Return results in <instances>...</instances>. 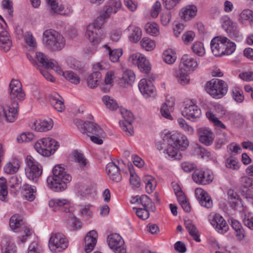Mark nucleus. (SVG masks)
Returning <instances> with one entry per match:
<instances>
[{
	"instance_id": "f257e3e1",
	"label": "nucleus",
	"mask_w": 253,
	"mask_h": 253,
	"mask_svg": "<svg viewBox=\"0 0 253 253\" xmlns=\"http://www.w3.org/2000/svg\"><path fill=\"white\" fill-rule=\"evenodd\" d=\"M9 88L11 104L4 106L0 105V121L4 120L8 122H14L17 116L18 101L24 99L25 93L18 80L12 79L9 84Z\"/></svg>"
},
{
	"instance_id": "f03ea898",
	"label": "nucleus",
	"mask_w": 253,
	"mask_h": 253,
	"mask_svg": "<svg viewBox=\"0 0 253 253\" xmlns=\"http://www.w3.org/2000/svg\"><path fill=\"white\" fill-rule=\"evenodd\" d=\"M163 140L168 143V147L165 149L169 156L181 157L182 154L179 150H185L189 146V140L184 135L179 132H167L164 134Z\"/></svg>"
},
{
	"instance_id": "7ed1b4c3",
	"label": "nucleus",
	"mask_w": 253,
	"mask_h": 253,
	"mask_svg": "<svg viewBox=\"0 0 253 253\" xmlns=\"http://www.w3.org/2000/svg\"><path fill=\"white\" fill-rule=\"evenodd\" d=\"M72 179V176L65 169V166L57 164L52 169V175L46 179L47 187L55 192H62L67 188V184Z\"/></svg>"
},
{
	"instance_id": "20e7f679",
	"label": "nucleus",
	"mask_w": 253,
	"mask_h": 253,
	"mask_svg": "<svg viewBox=\"0 0 253 253\" xmlns=\"http://www.w3.org/2000/svg\"><path fill=\"white\" fill-rule=\"evenodd\" d=\"M198 65L196 59L188 55H184L181 58L178 70L174 74L178 82L183 85L188 84L190 80L189 72L195 70Z\"/></svg>"
},
{
	"instance_id": "39448f33",
	"label": "nucleus",
	"mask_w": 253,
	"mask_h": 253,
	"mask_svg": "<svg viewBox=\"0 0 253 253\" xmlns=\"http://www.w3.org/2000/svg\"><path fill=\"white\" fill-rule=\"evenodd\" d=\"M42 42L45 46L52 51H59L66 44L65 39L62 35L52 29L46 30L43 32Z\"/></svg>"
},
{
	"instance_id": "423d86ee",
	"label": "nucleus",
	"mask_w": 253,
	"mask_h": 253,
	"mask_svg": "<svg viewBox=\"0 0 253 253\" xmlns=\"http://www.w3.org/2000/svg\"><path fill=\"white\" fill-rule=\"evenodd\" d=\"M211 47L212 53L216 56L230 55L236 49L235 44L230 42L226 37L217 36L212 39Z\"/></svg>"
},
{
	"instance_id": "0eeeda50",
	"label": "nucleus",
	"mask_w": 253,
	"mask_h": 253,
	"mask_svg": "<svg viewBox=\"0 0 253 253\" xmlns=\"http://www.w3.org/2000/svg\"><path fill=\"white\" fill-rule=\"evenodd\" d=\"M59 145L55 140L49 137L39 140L34 145L38 153L44 157H49L58 149Z\"/></svg>"
},
{
	"instance_id": "6e6552de",
	"label": "nucleus",
	"mask_w": 253,
	"mask_h": 253,
	"mask_svg": "<svg viewBox=\"0 0 253 253\" xmlns=\"http://www.w3.org/2000/svg\"><path fill=\"white\" fill-rule=\"evenodd\" d=\"M206 89L212 97L220 99L226 94L228 85L222 80L213 79L207 83Z\"/></svg>"
},
{
	"instance_id": "1a4fd4ad",
	"label": "nucleus",
	"mask_w": 253,
	"mask_h": 253,
	"mask_svg": "<svg viewBox=\"0 0 253 253\" xmlns=\"http://www.w3.org/2000/svg\"><path fill=\"white\" fill-rule=\"evenodd\" d=\"M68 245V240L64 234L61 233H53L51 234L48 241V247L51 252H61L65 250Z\"/></svg>"
},
{
	"instance_id": "9d476101",
	"label": "nucleus",
	"mask_w": 253,
	"mask_h": 253,
	"mask_svg": "<svg viewBox=\"0 0 253 253\" xmlns=\"http://www.w3.org/2000/svg\"><path fill=\"white\" fill-rule=\"evenodd\" d=\"M34 60L37 67L42 66L45 69H51L60 75L62 72L61 68L57 62L53 59H48L46 56L42 52L36 53Z\"/></svg>"
},
{
	"instance_id": "9b49d317",
	"label": "nucleus",
	"mask_w": 253,
	"mask_h": 253,
	"mask_svg": "<svg viewBox=\"0 0 253 253\" xmlns=\"http://www.w3.org/2000/svg\"><path fill=\"white\" fill-rule=\"evenodd\" d=\"M107 243L115 253H126L124 240L120 234L110 233L107 237Z\"/></svg>"
},
{
	"instance_id": "f8f14e48",
	"label": "nucleus",
	"mask_w": 253,
	"mask_h": 253,
	"mask_svg": "<svg viewBox=\"0 0 253 253\" xmlns=\"http://www.w3.org/2000/svg\"><path fill=\"white\" fill-rule=\"evenodd\" d=\"M118 165L116 162H110L106 167V171L110 180L113 182H118L122 180V175L120 172V169H123V165H125V162L123 159L117 161Z\"/></svg>"
},
{
	"instance_id": "ddd939ff",
	"label": "nucleus",
	"mask_w": 253,
	"mask_h": 253,
	"mask_svg": "<svg viewBox=\"0 0 253 253\" xmlns=\"http://www.w3.org/2000/svg\"><path fill=\"white\" fill-rule=\"evenodd\" d=\"M210 223L218 233L224 234L229 229V225L224 217L219 213H211L209 216Z\"/></svg>"
},
{
	"instance_id": "4468645a",
	"label": "nucleus",
	"mask_w": 253,
	"mask_h": 253,
	"mask_svg": "<svg viewBox=\"0 0 253 253\" xmlns=\"http://www.w3.org/2000/svg\"><path fill=\"white\" fill-rule=\"evenodd\" d=\"M121 112L124 120L120 121V126L127 135H132L134 130L132 123L134 120V115L130 111L125 109H122Z\"/></svg>"
},
{
	"instance_id": "2eb2a0df",
	"label": "nucleus",
	"mask_w": 253,
	"mask_h": 253,
	"mask_svg": "<svg viewBox=\"0 0 253 253\" xmlns=\"http://www.w3.org/2000/svg\"><path fill=\"white\" fill-rule=\"evenodd\" d=\"M192 179L198 184L207 185L212 181L213 176L212 171L209 169H197L192 174Z\"/></svg>"
},
{
	"instance_id": "dca6fc26",
	"label": "nucleus",
	"mask_w": 253,
	"mask_h": 253,
	"mask_svg": "<svg viewBox=\"0 0 253 253\" xmlns=\"http://www.w3.org/2000/svg\"><path fill=\"white\" fill-rule=\"evenodd\" d=\"M129 61L137 66L141 72L148 74L151 70L150 64L146 58L141 54H132L129 57Z\"/></svg>"
},
{
	"instance_id": "f3484780",
	"label": "nucleus",
	"mask_w": 253,
	"mask_h": 253,
	"mask_svg": "<svg viewBox=\"0 0 253 253\" xmlns=\"http://www.w3.org/2000/svg\"><path fill=\"white\" fill-rule=\"evenodd\" d=\"M85 36L93 44H97L104 37L102 29L95 27L94 25L89 24L86 27Z\"/></svg>"
},
{
	"instance_id": "a211bd4d",
	"label": "nucleus",
	"mask_w": 253,
	"mask_h": 253,
	"mask_svg": "<svg viewBox=\"0 0 253 253\" xmlns=\"http://www.w3.org/2000/svg\"><path fill=\"white\" fill-rule=\"evenodd\" d=\"M182 115L187 119L193 122L200 118L202 115L201 109L195 104L186 106L182 111Z\"/></svg>"
},
{
	"instance_id": "6ab92c4d",
	"label": "nucleus",
	"mask_w": 253,
	"mask_h": 253,
	"mask_svg": "<svg viewBox=\"0 0 253 253\" xmlns=\"http://www.w3.org/2000/svg\"><path fill=\"white\" fill-rule=\"evenodd\" d=\"M70 205V201L65 198H53L49 200L48 206L54 211H58L64 209L65 212L68 211Z\"/></svg>"
},
{
	"instance_id": "aec40b11",
	"label": "nucleus",
	"mask_w": 253,
	"mask_h": 253,
	"mask_svg": "<svg viewBox=\"0 0 253 253\" xmlns=\"http://www.w3.org/2000/svg\"><path fill=\"white\" fill-rule=\"evenodd\" d=\"M12 45V41L5 27L0 22V48L4 52L8 51Z\"/></svg>"
},
{
	"instance_id": "412c9836",
	"label": "nucleus",
	"mask_w": 253,
	"mask_h": 253,
	"mask_svg": "<svg viewBox=\"0 0 253 253\" xmlns=\"http://www.w3.org/2000/svg\"><path fill=\"white\" fill-rule=\"evenodd\" d=\"M138 87L145 97H154L156 94L155 87L150 81H147L146 79H142L140 81Z\"/></svg>"
},
{
	"instance_id": "4be33fe9",
	"label": "nucleus",
	"mask_w": 253,
	"mask_h": 253,
	"mask_svg": "<svg viewBox=\"0 0 253 253\" xmlns=\"http://www.w3.org/2000/svg\"><path fill=\"white\" fill-rule=\"evenodd\" d=\"M121 6L122 3L120 0H110L103 7L101 13L108 19L112 14L116 13Z\"/></svg>"
},
{
	"instance_id": "5701e85b",
	"label": "nucleus",
	"mask_w": 253,
	"mask_h": 253,
	"mask_svg": "<svg viewBox=\"0 0 253 253\" xmlns=\"http://www.w3.org/2000/svg\"><path fill=\"white\" fill-rule=\"evenodd\" d=\"M47 4L50 6L51 10L54 13L63 15L65 16L70 15L73 10L71 6H67L66 8L61 4L59 5L57 0H46Z\"/></svg>"
},
{
	"instance_id": "b1692460",
	"label": "nucleus",
	"mask_w": 253,
	"mask_h": 253,
	"mask_svg": "<svg viewBox=\"0 0 253 253\" xmlns=\"http://www.w3.org/2000/svg\"><path fill=\"white\" fill-rule=\"evenodd\" d=\"M199 140L200 142L207 146L210 145L214 140V134L211 130L208 127H201L197 130Z\"/></svg>"
},
{
	"instance_id": "393cba45",
	"label": "nucleus",
	"mask_w": 253,
	"mask_h": 253,
	"mask_svg": "<svg viewBox=\"0 0 253 253\" xmlns=\"http://www.w3.org/2000/svg\"><path fill=\"white\" fill-rule=\"evenodd\" d=\"M195 196L200 204L205 208H210L212 206V202L208 194L203 189L198 188L195 191Z\"/></svg>"
},
{
	"instance_id": "a878e982",
	"label": "nucleus",
	"mask_w": 253,
	"mask_h": 253,
	"mask_svg": "<svg viewBox=\"0 0 253 253\" xmlns=\"http://www.w3.org/2000/svg\"><path fill=\"white\" fill-rule=\"evenodd\" d=\"M98 234L95 230L88 232L84 238V251L87 253H90L96 245Z\"/></svg>"
},
{
	"instance_id": "bb28decb",
	"label": "nucleus",
	"mask_w": 253,
	"mask_h": 253,
	"mask_svg": "<svg viewBox=\"0 0 253 253\" xmlns=\"http://www.w3.org/2000/svg\"><path fill=\"white\" fill-rule=\"evenodd\" d=\"M64 216L65 221L70 230H76L80 228L81 223L71 210L68 209V211H65Z\"/></svg>"
},
{
	"instance_id": "cd10ccee",
	"label": "nucleus",
	"mask_w": 253,
	"mask_h": 253,
	"mask_svg": "<svg viewBox=\"0 0 253 253\" xmlns=\"http://www.w3.org/2000/svg\"><path fill=\"white\" fill-rule=\"evenodd\" d=\"M14 30L17 35L22 36L25 43L30 49L32 47V32L31 29L30 28L28 29L21 28L19 25L15 24Z\"/></svg>"
},
{
	"instance_id": "c85d7f7f",
	"label": "nucleus",
	"mask_w": 253,
	"mask_h": 253,
	"mask_svg": "<svg viewBox=\"0 0 253 253\" xmlns=\"http://www.w3.org/2000/svg\"><path fill=\"white\" fill-rule=\"evenodd\" d=\"M197 12V9L194 5H189L183 7L179 13L182 19L189 21L194 18Z\"/></svg>"
},
{
	"instance_id": "c756f323",
	"label": "nucleus",
	"mask_w": 253,
	"mask_h": 253,
	"mask_svg": "<svg viewBox=\"0 0 253 253\" xmlns=\"http://www.w3.org/2000/svg\"><path fill=\"white\" fill-rule=\"evenodd\" d=\"M125 170L126 173L128 171L129 174V183L131 187L133 188L139 187L141 185L140 179L134 171L132 164H128Z\"/></svg>"
},
{
	"instance_id": "7c9ffc66",
	"label": "nucleus",
	"mask_w": 253,
	"mask_h": 253,
	"mask_svg": "<svg viewBox=\"0 0 253 253\" xmlns=\"http://www.w3.org/2000/svg\"><path fill=\"white\" fill-rule=\"evenodd\" d=\"M1 253H16V247L11 239L6 237L2 239L1 244Z\"/></svg>"
},
{
	"instance_id": "2f4dec72",
	"label": "nucleus",
	"mask_w": 253,
	"mask_h": 253,
	"mask_svg": "<svg viewBox=\"0 0 253 253\" xmlns=\"http://www.w3.org/2000/svg\"><path fill=\"white\" fill-rule=\"evenodd\" d=\"M53 125V121L50 119L47 120H38L34 122L35 130L40 132L50 130Z\"/></svg>"
},
{
	"instance_id": "473e14b6",
	"label": "nucleus",
	"mask_w": 253,
	"mask_h": 253,
	"mask_svg": "<svg viewBox=\"0 0 253 253\" xmlns=\"http://www.w3.org/2000/svg\"><path fill=\"white\" fill-rule=\"evenodd\" d=\"M61 96L56 93L50 94L49 99L50 104L58 112H62L65 109L63 101L60 99Z\"/></svg>"
},
{
	"instance_id": "72a5a7b5",
	"label": "nucleus",
	"mask_w": 253,
	"mask_h": 253,
	"mask_svg": "<svg viewBox=\"0 0 253 253\" xmlns=\"http://www.w3.org/2000/svg\"><path fill=\"white\" fill-rule=\"evenodd\" d=\"M184 225L187 232L193 240L197 242H200L199 231L192 221L190 220H185Z\"/></svg>"
},
{
	"instance_id": "f704fd0d",
	"label": "nucleus",
	"mask_w": 253,
	"mask_h": 253,
	"mask_svg": "<svg viewBox=\"0 0 253 253\" xmlns=\"http://www.w3.org/2000/svg\"><path fill=\"white\" fill-rule=\"evenodd\" d=\"M75 190L78 196L85 197L91 193L92 186L89 183H79L75 186Z\"/></svg>"
},
{
	"instance_id": "c9c22d12",
	"label": "nucleus",
	"mask_w": 253,
	"mask_h": 253,
	"mask_svg": "<svg viewBox=\"0 0 253 253\" xmlns=\"http://www.w3.org/2000/svg\"><path fill=\"white\" fill-rule=\"evenodd\" d=\"M25 225V221L22 216L18 214H14L9 219V226L11 229L15 231L22 225Z\"/></svg>"
},
{
	"instance_id": "e433bc0d",
	"label": "nucleus",
	"mask_w": 253,
	"mask_h": 253,
	"mask_svg": "<svg viewBox=\"0 0 253 253\" xmlns=\"http://www.w3.org/2000/svg\"><path fill=\"white\" fill-rule=\"evenodd\" d=\"M131 203H140L144 208L147 209H152L153 203L152 200L146 195L141 196H136L133 197L131 200Z\"/></svg>"
},
{
	"instance_id": "4c0bfd02",
	"label": "nucleus",
	"mask_w": 253,
	"mask_h": 253,
	"mask_svg": "<svg viewBox=\"0 0 253 253\" xmlns=\"http://www.w3.org/2000/svg\"><path fill=\"white\" fill-rule=\"evenodd\" d=\"M102 75L98 71L93 72L88 77L87 80V86L90 88L97 87L101 81Z\"/></svg>"
},
{
	"instance_id": "58836bf2",
	"label": "nucleus",
	"mask_w": 253,
	"mask_h": 253,
	"mask_svg": "<svg viewBox=\"0 0 253 253\" xmlns=\"http://www.w3.org/2000/svg\"><path fill=\"white\" fill-rule=\"evenodd\" d=\"M85 133H86L89 136L91 135H101V133H104V131L97 124L91 122H87Z\"/></svg>"
},
{
	"instance_id": "ea45409f",
	"label": "nucleus",
	"mask_w": 253,
	"mask_h": 253,
	"mask_svg": "<svg viewBox=\"0 0 253 253\" xmlns=\"http://www.w3.org/2000/svg\"><path fill=\"white\" fill-rule=\"evenodd\" d=\"M107 54L109 55L110 60L113 62H117L119 61L120 57L122 55V50L120 49H114L112 50L111 48L108 45H103Z\"/></svg>"
},
{
	"instance_id": "a19ab883",
	"label": "nucleus",
	"mask_w": 253,
	"mask_h": 253,
	"mask_svg": "<svg viewBox=\"0 0 253 253\" xmlns=\"http://www.w3.org/2000/svg\"><path fill=\"white\" fill-rule=\"evenodd\" d=\"M224 27H226V31L229 33L231 36L234 38H237L239 34L237 24L233 22L229 17L224 22Z\"/></svg>"
},
{
	"instance_id": "79ce46f5",
	"label": "nucleus",
	"mask_w": 253,
	"mask_h": 253,
	"mask_svg": "<svg viewBox=\"0 0 253 253\" xmlns=\"http://www.w3.org/2000/svg\"><path fill=\"white\" fill-rule=\"evenodd\" d=\"M143 181L145 184L147 193H152L155 190L157 185L155 178L151 175H147L144 176Z\"/></svg>"
},
{
	"instance_id": "37998d69",
	"label": "nucleus",
	"mask_w": 253,
	"mask_h": 253,
	"mask_svg": "<svg viewBox=\"0 0 253 253\" xmlns=\"http://www.w3.org/2000/svg\"><path fill=\"white\" fill-rule=\"evenodd\" d=\"M130 31V34L128 36L129 41L134 43L138 42L142 37V31L138 27H129L128 29Z\"/></svg>"
},
{
	"instance_id": "c03bdc74",
	"label": "nucleus",
	"mask_w": 253,
	"mask_h": 253,
	"mask_svg": "<svg viewBox=\"0 0 253 253\" xmlns=\"http://www.w3.org/2000/svg\"><path fill=\"white\" fill-rule=\"evenodd\" d=\"M42 167L39 163L33 162V182L38 183L42 178Z\"/></svg>"
},
{
	"instance_id": "a18cd8bd",
	"label": "nucleus",
	"mask_w": 253,
	"mask_h": 253,
	"mask_svg": "<svg viewBox=\"0 0 253 253\" xmlns=\"http://www.w3.org/2000/svg\"><path fill=\"white\" fill-rule=\"evenodd\" d=\"M19 167V162L18 160H14L7 163L4 167L3 170L7 174H12L18 171Z\"/></svg>"
},
{
	"instance_id": "49530a36",
	"label": "nucleus",
	"mask_w": 253,
	"mask_h": 253,
	"mask_svg": "<svg viewBox=\"0 0 253 253\" xmlns=\"http://www.w3.org/2000/svg\"><path fill=\"white\" fill-rule=\"evenodd\" d=\"M163 58L166 63L172 64L175 61L176 56L175 53L172 49H168L163 52Z\"/></svg>"
},
{
	"instance_id": "de8ad7c7",
	"label": "nucleus",
	"mask_w": 253,
	"mask_h": 253,
	"mask_svg": "<svg viewBox=\"0 0 253 253\" xmlns=\"http://www.w3.org/2000/svg\"><path fill=\"white\" fill-rule=\"evenodd\" d=\"M135 79V76L132 71L130 70H126L123 75L121 81H123L125 83L131 85L134 83Z\"/></svg>"
},
{
	"instance_id": "09e8293b",
	"label": "nucleus",
	"mask_w": 253,
	"mask_h": 253,
	"mask_svg": "<svg viewBox=\"0 0 253 253\" xmlns=\"http://www.w3.org/2000/svg\"><path fill=\"white\" fill-rule=\"evenodd\" d=\"M60 74H62L64 78L72 84H78L80 82V78L77 74L71 71H67L63 72L61 70Z\"/></svg>"
},
{
	"instance_id": "8fccbe9b",
	"label": "nucleus",
	"mask_w": 253,
	"mask_h": 253,
	"mask_svg": "<svg viewBox=\"0 0 253 253\" xmlns=\"http://www.w3.org/2000/svg\"><path fill=\"white\" fill-rule=\"evenodd\" d=\"M242 218L245 225L253 230V213L247 211H244Z\"/></svg>"
},
{
	"instance_id": "3c124183",
	"label": "nucleus",
	"mask_w": 253,
	"mask_h": 253,
	"mask_svg": "<svg viewBox=\"0 0 253 253\" xmlns=\"http://www.w3.org/2000/svg\"><path fill=\"white\" fill-rule=\"evenodd\" d=\"M6 180L3 177L0 178V200L5 201L6 199L8 191Z\"/></svg>"
},
{
	"instance_id": "603ef678",
	"label": "nucleus",
	"mask_w": 253,
	"mask_h": 253,
	"mask_svg": "<svg viewBox=\"0 0 253 253\" xmlns=\"http://www.w3.org/2000/svg\"><path fill=\"white\" fill-rule=\"evenodd\" d=\"M141 47L146 51H152L155 48L156 43L154 40L145 37L140 42Z\"/></svg>"
},
{
	"instance_id": "864d4df0",
	"label": "nucleus",
	"mask_w": 253,
	"mask_h": 253,
	"mask_svg": "<svg viewBox=\"0 0 253 253\" xmlns=\"http://www.w3.org/2000/svg\"><path fill=\"white\" fill-rule=\"evenodd\" d=\"M102 101L106 107L110 110H116L118 107V104L116 100H114L109 96H104L102 98Z\"/></svg>"
},
{
	"instance_id": "5fc2aeb1",
	"label": "nucleus",
	"mask_w": 253,
	"mask_h": 253,
	"mask_svg": "<svg viewBox=\"0 0 253 253\" xmlns=\"http://www.w3.org/2000/svg\"><path fill=\"white\" fill-rule=\"evenodd\" d=\"M146 32L153 36H157L159 34V30L158 25L155 23H148L145 26Z\"/></svg>"
},
{
	"instance_id": "6e6d98bb",
	"label": "nucleus",
	"mask_w": 253,
	"mask_h": 253,
	"mask_svg": "<svg viewBox=\"0 0 253 253\" xmlns=\"http://www.w3.org/2000/svg\"><path fill=\"white\" fill-rule=\"evenodd\" d=\"M92 205L88 204L80 205V211L81 215L85 218L91 217L92 215Z\"/></svg>"
},
{
	"instance_id": "4d7b16f0",
	"label": "nucleus",
	"mask_w": 253,
	"mask_h": 253,
	"mask_svg": "<svg viewBox=\"0 0 253 253\" xmlns=\"http://www.w3.org/2000/svg\"><path fill=\"white\" fill-rule=\"evenodd\" d=\"M33 241V253H42L43 247L39 238L34 235Z\"/></svg>"
},
{
	"instance_id": "13d9d810",
	"label": "nucleus",
	"mask_w": 253,
	"mask_h": 253,
	"mask_svg": "<svg viewBox=\"0 0 253 253\" xmlns=\"http://www.w3.org/2000/svg\"><path fill=\"white\" fill-rule=\"evenodd\" d=\"M206 116L216 126L225 129V126L211 111L206 113Z\"/></svg>"
},
{
	"instance_id": "bf43d9fd",
	"label": "nucleus",
	"mask_w": 253,
	"mask_h": 253,
	"mask_svg": "<svg viewBox=\"0 0 253 253\" xmlns=\"http://www.w3.org/2000/svg\"><path fill=\"white\" fill-rule=\"evenodd\" d=\"M21 179L20 177L17 175L12 176L9 181V187L15 189L16 191H18L21 187Z\"/></svg>"
},
{
	"instance_id": "052dcab7",
	"label": "nucleus",
	"mask_w": 253,
	"mask_h": 253,
	"mask_svg": "<svg viewBox=\"0 0 253 253\" xmlns=\"http://www.w3.org/2000/svg\"><path fill=\"white\" fill-rule=\"evenodd\" d=\"M136 215L142 220L147 219L149 217L148 209L146 208H133Z\"/></svg>"
},
{
	"instance_id": "680f3d73",
	"label": "nucleus",
	"mask_w": 253,
	"mask_h": 253,
	"mask_svg": "<svg viewBox=\"0 0 253 253\" xmlns=\"http://www.w3.org/2000/svg\"><path fill=\"white\" fill-rule=\"evenodd\" d=\"M232 97L236 102L239 103L242 102L244 99L243 91L238 87L233 88Z\"/></svg>"
},
{
	"instance_id": "e2e57ef3",
	"label": "nucleus",
	"mask_w": 253,
	"mask_h": 253,
	"mask_svg": "<svg viewBox=\"0 0 253 253\" xmlns=\"http://www.w3.org/2000/svg\"><path fill=\"white\" fill-rule=\"evenodd\" d=\"M193 52L200 56L205 54V49L203 44L201 42H195L192 46Z\"/></svg>"
},
{
	"instance_id": "0e129e2a",
	"label": "nucleus",
	"mask_w": 253,
	"mask_h": 253,
	"mask_svg": "<svg viewBox=\"0 0 253 253\" xmlns=\"http://www.w3.org/2000/svg\"><path fill=\"white\" fill-rule=\"evenodd\" d=\"M177 122L180 127L183 129L188 134L192 135L194 132V129L191 126H189L186 121L182 118H179Z\"/></svg>"
},
{
	"instance_id": "69168bd1",
	"label": "nucleus",
	"mask_w": 253,
	"mask_h": 253,
	"mask_svg": "<svg viewBox=\"0 0 253 253\" xmlns=\"http://www.w3.org/2000/svg\"><path fill=\"white\" fill-rule=\"evenodd\" d=\"M177 122L180 127L183 129L188 134L192 135L194 132V129L191 126H189L186 121L182 118H179Z\"/></svg>"
},
{
	"instance_id": "338daca9",
	"label": "nucleus",
	"mask_w": 253,
	"mask_h": 253,
	"mask_svg": "<svg viewBox=\"0 0 253 253\" xmlns=\"http://www.w3.org/2000/svg\"><path fill=\"white\" fill-rule=\"evenodd\" d=\"M242 20H248L251 24H253V11L249 9H246L242 11L240 14Z\"/></svg>"
},
{
	"instance_id": "774afa93",
	"label": "nucleus",
	"mask_w": 253,
	"mask_h": 253,
	"mask_svg": "<svg viewBox=\"0 0 253 253\" xmlns=\"http://www.w3.org/2000/svg\"><path fill=\"white\" fill-rule=\"evenodd\" d=\"M22 195L24 199L28 201H32V186L28 184H25L23 186L22 191Z\"/></svg>"
}]
</instances>
